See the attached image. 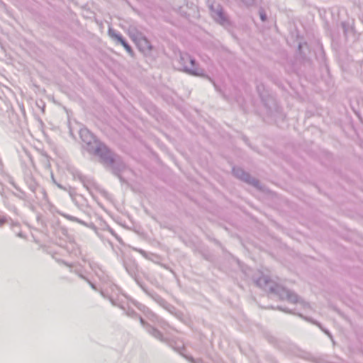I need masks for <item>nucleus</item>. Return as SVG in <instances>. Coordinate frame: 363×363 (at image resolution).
I'll return each mask as SVG.
<instances>
[{
	"label": "nucleus",
	"mask_w": 363,
	"mask_h": 363,
	"mask_svg": "<svg viewBox=\"0 0 363 363\" xmlns=\"http://www.w3.org/2000/svg\"><path fill=\"white\" fill-rule=\"evenodd\" d=\"M135 42L136 45L143 52H147L151 50L152 46L150 42L144 37H139L135 38Z\"/></svg>",
	"instance_id": "1"
},
{
	"label": "nucleus",
	"mask_w": 363,
	"mask_h": 363,
	"mask_svg": "<svg viewBox=\"0 0 363 363\" xmlns=\"http://www.w3.org/2000/svg\"><path fill=\"white\" fill-rule=\"evenodd\" d=\"M111 36L116 39L123 46V48L128 53L131 55L133 54L131 47L123 39V38L121 35L117 34H113Z\"/></svg>",
	"instance_id": "2"
},
{
	"label": "nucleus",
	"mask_w": 363,
	"mask_h": 363,
	"mask_svg": "<svg viewBox=\"0 0 363 363\" xmlns=\"http://www.w3.org/2000/svg\"><path fill=\"white\" fill-rule=\"evenodd\" d=\"M186 69H187L189 72H191V74H195V75H199V74H199L196 70L193 69H191V68H189V67H186Z\"/></svg>",
	"instance_id": "3"
},
{
	"label": "nucleus",
	"mask_w": 363,
	"mask_h": 363,
	"mask_svg": "<svg viewBox=\"0 0 363 363\" xmlns=\"http://www.w3.org/2000/svg\"><path fill=\"white\" fill-rule=\"evenodd\" d=\"M261 18H262V21H264L265 20L264 16L262 14L261 15Z\"/></svg>",
	"instance_id": "4"
},
{
	"label": "nucleus",
	"mask_w": 363,
	"mask_h": 363,
	"mask_svg": "<svg viewBox=\"0 0 363 363\" xmlns=\"http://www.w3.org/2000/svg\"><path fill=\"white\" fill-rule=\"evenodd\" d=\"M190 62H191V64L192 65H194V61L193 60L190 59Z\"/></svg>",
	"instance_id": "5"
}]
</instances>
